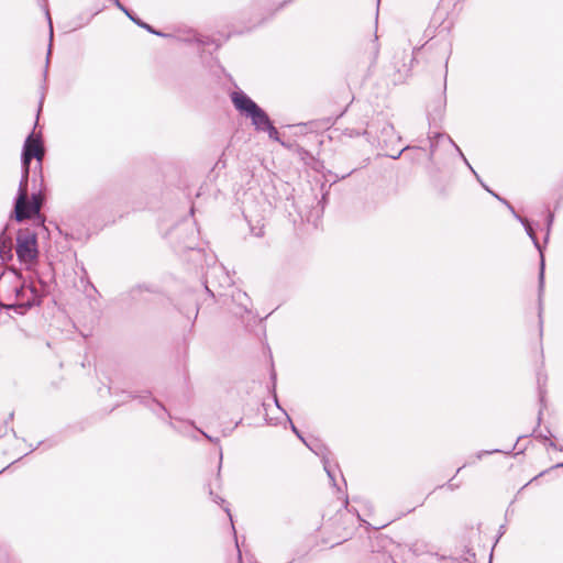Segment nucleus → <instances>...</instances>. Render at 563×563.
Wrapping results in <instances>:
<instances>
[{
  "mask_svg": "<svg viewBox=\"0 0 563 563\" xmlns=\"http://www.w3.org/2000/svg\"><path fill=\"white\" fill-rule=\"evenodd\" d=\"M284 416L287 417V420H290V417H288L287 412H284Z\"/></svg>",
  "mask_w": 563,
  "mask_h": 563,
  "instance_id": "nucleus-42",
  "label": "nucleus"
},
{
  "mask_svg": "<svg viewBox=\"0 0 563 563\" xmlns=\"http://www.w3.org/2000/svg\"><path fill=\"white\" fill-rule=\"evenodd\" d=\"M369 161V157H366L363 163H367Z\"/></svg>",
  "mask_w": 563,
  "mask_h": 563,
  "instance_id": "nucleus-45",
  "label": "nucleus"
},
{
  "mask_svg": "<svg viewBox=\"0 0 563 563\" xmlns=\"http://www.w3.org/2000/svg\"><path fill=\"white\" fill-rule=\"evenodd\" d=\"M516 449H517V443H514L509 450H501V449L481 450V451H478L475 454V459L476 460H482L485 456L493 455V454H496V453H503L505 455L517 456V455H520V454L525 453V451L527 450V445L523 446V448H520L518 451L515 452Z\"/></svg>",
  "mask_w": 563,
  "mask_h": 563,
  "instance_id": "nucleus-17",
  "label": "nucleus"
},
{
  "mask_svg": "<svg viewBox=\"0 0 563 563\" xmlns=\"http://www.w3.org/2000/svg\"><path fill=\"white\" fill-rule=\"evenodd\" d=\"M527 235L530 238L533 246L539 253V272H538V317H539V325H540V335H542V311H543V292L545 287V246L542 245L537 236V231L540 230V223L534 220L525 219L523 223H520Z\"/></svg>",
  "mask_w": 563,
  "mask_h": 563,
  "instance_id": "nucleus-3",
  "label": "nucleus"
},
{
  "mask_svg": "<svg viewBox=\"0 0 563 563\" xmlns=\"http://www.w3.org/2000/svg\"><path fill=\"white\" fill-rule=\"evenodd\" d=\"M284 416L287 417V420H290V417H288L287 412H284Z\"/></svg>",
  "mask_w": 563,
  "mask_h": 563,
  "instance_id": "nucleus-44",
  "label": "nucleus"
},
{
  "mask_svg": "<svg viewBox=\"0 0 563 563\" xmlns=\"http://www.w3.org/2000/svg\"><path fill=\"white\" fill-rule=\"evenodd\" d=\"M232 297L236 299L240 302V306L243 310H247V303H249V297L245 292H242L241 290H236Z\"/></svg>",
  "mask_w": 563,
  "mask_h": 563,
  "instance_id": "nucleus-25",
  "label": "nucleus"
},
{
  "mask_svg": "<svg viewBox=\"0 0 563 563\" xmlns=\"http://www.w3.org/2000/svg\"><path fill=\"white\" fill-rule=\"evenodd\" d=\"M262 131H265L268 133V136L272 139V140H275V141H278L279 137H278V131L276 130V128L272 124V122H269L267 125H265V128L262 130Z\"/></svg>",
  "mask_w": 563,
  "mask_h": 563,
  "instance_id": "nucleus-27",
  "label": "nucleus"
},
{
  "mask_svg": "<svg viewBox=\"0 0 563 563\" xmlns=\"http://www.w3.org/2000/svg\"><path fill=\"white\" fill-rule=\"evenodd\" d=\"M231 100L235 109L244 117L252 112L257 104L242 90L233 91Z\"/></svg>",
  "mask_w": 563,
  "mask_h": 563,
  "instance_id": "nucleus-11",
  "label": "nucleus"
},
{
  "mask_svg": "<svg viewBox=\"0 0 563 563\" xmlns=\"http://www.w3.org/2000/svg\"><path fill=\"white\" fill-rule=\"evenodd\" d=\"M554 223V213L550 210H547L545 219H544V238H543V245L547 246V244L550 241V235L552 231V227Z\"/></svg>",
  "mask_w": 563,
  "mask_h": 563,
  "instance_id": "nucleus-21",
  "label": "nucleus"
},
{
  "mask_svg": "<svg viewBox=\"0 0 563 563\" xmlns=\"http://www.w3.org/2000/svg\"><path fill=\"white\" fill-rule=\"evenodd\" d=\"M547 380L548 376L542 371L537 372V389H538V400H539V411L537 416V428L541 426L543 411L547 409Z\"/></svg>",
  "mask_w": 563,
  "mask_h": 563,
  "instance_id": "nucleus-10",
  "label": "nucleus"
},
{
  "mask_svg": "<svg viewBox=\"0 0 563 563\" xmlns=\"http://www.w3.org/2000/svg\"><path fill=\"white\" fill-rule=\"evenodd\" d=\"M510 213H511V216H512V217H514V218H515L519 223H523V220H525L526 218L521 217V216L516 211V209H512V210L510 211Z\"/></svg>",
  "mask_w": 563,
  "mask_h": 563,
  "instance_id": "nucleus-36",
  "label": "nucleus"
},
{
  "mask_svg": "<svg viewBox=\"0 0 563 563\" xmlns=\"http://www.w3.org/2000/svg\"><path fill=\"white\" fill-rule=\"evenodd\" d=\"M556 468H563V462H559V463H556V464L552 465L551 467H549V468H547V470H544V471L540 472V473H539L537 476H534L530 482H528L526 485H523V486L520 488L519 493H520L525 487H527L531 482H533V481L538 479L539 477H542L543 475H545V474H548V473H550L551 471L556 470Z\"/></svg>",
  "mask_w": 563,
  "mask_h": 563,
  "instance_id": "nucleus-26",
  "label": "nucleus"
},
{
  "mask_svg": "<svg viewBox=\"0 0 563 563\" xmlns=\"http://www.w3.org/2000/svg\"><path fill=\"white\" fill-rule=\"evenodd\" d=\"M380 0H376L377 7H376V14H375V32H374V38L369 41L368 47H367V54H368V60L369 65L367 67V73L369 74L372 71V68L375 67L379 54V44H378V37H377V19H378V7H379Z\"/></svg>",
  "mask_w": 563,
  "mask_h": 563,
  "instance_id": "nucleus-13",
  "label": "nucleus"
},
{
  "mask_svg": "<svg viewBox=\"0 0 563 563\" xmlns=\"http://www.w3.org/2000/svg\"><path fill=\"white\" fill-rule=\"evenodd\" d=\"M506 532V525H500L499 526V529H498V532L496 534V538H495V544L499 541V539L505 534Z\"/></svg>",
  "mask_w": 563,
  "mask_h": 563,
  "instance_id": "nucleus-32",
  "label": "nucleus"
},
{
  "mask_svg": "<svg viewBox=\"0 0 563 563\" xmlns=\"http://www.w3.org/2000/svg\"><path fill=\"white\" fill-rule=\"evenodd\" d=\"M308 446L317 454L322 457L323 467L327 472L330 481L335 484V470L331 466L330 461L328 459V450L321 444H317L316 448H312L308 444Z\"/></svg>",
  "mask_w": 563,
  "mask_h": 563,
  "instance_id": "nucleus-15",
  "label": "nucleus"
},
{
  "mask_svg": "<svg viewBox=\"0 0 563 563\" xmlns=\"http://www.w3.org/2000/svg\"><path fill=\"white\" fill-rule=\"evenodd\" d=\"M230 285L231 277L228 272H225L224 267L216 265L208 271L205 287L212 296H214V291L211 289L212 287L216 288L219 286L220 288H223Z\"/></svg>",
  "mask_w": 563,
  "mask_h": 563,
  "instance_id": "nucleus-8",
  "label": "nucleus"
},
{
  "mask_svg": "<svg viewBox=\"0 0 563 563\" xmlns=\"http://www.w3.org/2000/svg\"><path fill=\"white\" fill-rule=\"evenodd\" d=\"M15 253L26 269H32L38 260L37 234L30 230H20L16 234Z\"/></svg>",
  "mask_w": 563,
  "mask_h": 563,
  "instance_id": "nucleus-4",
  "label": "nucleus"
},
{
  "mask_svg": "<svg viewBox=\"0 0 563 563\" xmlns=\"http://www.w3.org/2000/svg\"><path fill=\"white\" fill-rule=\"evenodd\" d=\"M446 76L448 62L443 74V84L440 93L427 106V119L430 129H441L446 108Z\"/></svg>",
  "mask_w": 563,
  "mask_h": 563,
  "instance_id": "nucleus-5",
  "label": "nucleus"
},
{
  "mask_svg": "<svg viewBox=\"0 0 563 563\" xmlns=\"http://www.w3.org/2000/svg\"><path fill=\"white\" fill-rule=\"evenodd\" d=\"M354 517L361 522L360 526L365 527V532L367 533L368 539V550L372 553H380L388 550V548L394 544V541L391 538H389L387 534H384L379 532V529L385 528L388 523H384L378 527H373L369 522H367L365 519H363L357 511V509L354 508Z\"/></svg>",
  "mask_w": 563,
  "mask_h": 563,
  "instance_id": "nucleus-6",
  "label": "nucleus"
},
{
  "mask_svg": "<svg viewBox=\"0 0 563 563\" xmlns=\"http://www.w3.org/2000/svg\"><path fill=\"white\" fill-rule=\"evenodd\" d=\"M225 512L229 515L230 520L232 521V516H231L230 510L228 508H225Z\"/></svg>",
  "mask_w": 563,
  "mask_h": 563,
  "instance_id": "nucleus-41",
  "label": "nucleus"
},
{
  "mask_svg": "<svg viewBox=\"0 0 563 563\" xmlns=\"http://www.w3.org/2000/svg\"><path fill=\"white\" fill-rule=\"evenodd\" d=\"M246 118L251 119L252 124L257 131H262L271 122L266 112L258 106Z\"/></svg>",
  "mask_w": 563,
  "mask_h": 563,
  "instance_id": "nucleus-14",
  "label": "nucleus"
},
{
  "mask_svg": "<svg viewBox=\"0 0 563 563\" xmlns=\"http://www.w3.org/2000/svg\"><path fill=\"white\" fill-rule=\"evenodd\" d=\"M497 200L503 203L508 210L509 212L515 209V207L511 205V202L509 200H507L506 198H504L503 196L501 197H497Z\"/></svg>",
  "mask_w": 563,
  "mask_h": 563,
  "instance_id": "nucleus-31",
  "label": "nucleus"
},
{
  "mask_svg": "<svg viewBox=\"0 0 563 563\" xmlns=\"http://www.w3.org/2000/svg\"><path fill=\"white\" fill-rule=\"evenodd\" d=\"M413 52L415 51L412 49L408 53L405 48L395 51L390 60V67L394 70L393 82L395 85L402 84L406 78L409 77L413 63L416 62Z\"/></svg>",
  "mask_w": 563,
  "mask_h": 563,
  "instance_id": "nucleus-7",
  "label": "nucleus"
},
{
  "mask_svg": "<svg viewBox=\"0 0 563 563\" xmlns=\"http://www.w3.org/2000/svg\"><path fill=\"white\" fill-rule=\"evenodd\" d=\"M448 142L451 144V146L454 147L457 156L462 159V162L464 163V165L470 169V172L473 174V170L474 167L471 165L470 161L466 158V156L464 155L463 151L461 150V147L454 142V140L451 137V136H448Z\"/></svg>",
  "mask_w": 563,
  "mask_h": 563,
  "instance_id": "nucleus-23",
  "label": "nucleus"
},
{
  "mask_svg": "<svg viewBox=\"0 0 563 563\" xmlns=\"http://www.w3.org/2000/svg\"><path fill=\"white\" fill-rule=\"evenodd\" d=\"M373 128V124H367V129H365L362 133L354 128L353 130V133H354V140L357 139V145H361L362 142H365L368 144V146H374L375 142H377L378 144H380V139L379 137H375L373 136V132L372 129Z\"/></svg>",
  "mask_w": 563,
  "mask_h": 563,
  "instance_id": "nucleus-19",
  "label": "nucleus"
},
{
  "mask_svg": "<svg viewBox=\"0 0 563 563\" xmlns=\"http://www.w3.org/2000/svg\"><path fill=\"white\" fill-rule=\"evenodd\" d=\"M515 503V500H512L510 503V505L508 506V508L506 509V514H505V518L507 519L509 515H511V512H514V509H511V505Z\"/></svg>",
  "mask_w": 563,
  "mask_h": 563,
  "instance_id": "nucleus-37",
  "label": "nucleus"
},
{
  "mask_svg": "<svg viewBox=\"0 0 563 563\" xmlns=\"http://www.w3.org/2000/svg\"><path fill=\"white\" fill-rule=\"evenodd\" d=\"M133 22H135L137 25H140L141 27L147 30L150 33H153V34H156L158 36H164V34H162L161 32H157L155 31L151 25L137 20L134 18V20H132Z\"/></svg>",
  "mask_w": 563,
  "mask_h": 563,
  "instance_id": "nucleus-28",
  "label": "nucleus"
},
{
  "mask_svg": "<svg viewBox=\"0 0 563 563\" xmlns=\"http://www.w3.org/2000/svg\"><path fill=\"white\" fill-rule=\"evenodd\" d=\"M113 3L120 9L122 10L131 20H134V16L128 11L126 8H124L122 5V3L119 1V0H112Z\"/></svg>",
  "mask_w": 563,
  "mask_h": 563,
  "instance_id": "nucleus-30",
  "label": "nucleus"
},
{
  "mask_svg": "<svg viewBox=\"0 0 563 563\" xmlns=\"http://www.w3.org/2000/svg\"><path fill=\"white\" fill-rule=\"evenodd\" d=\"M22 276L16 269H10L2 274L0 277V291L5 287L7 283L13 284V288L7 291L5 298L10 301L8 308L29 309L33 306L40 305L43 291L38 289L33 283L25 284L21 282Z\"/></svg>",
  "mask_w": 563,
  "mask_h": 563,
  "instance_id": "nucleus-1",
  "label": "nucleus"
},
{
  "mask_svg": "<svg viewBox=\"0 0 563 563\" xmlns=\"http://www.w3.org/2000/svg\"><path fill=\"white\" fill-rule=\"evenodd\" d=\"M284 416L287 417V420H290V417H288L287 412H284Z\"/></svg>",
  "mask_w": 563,
  "mask_h": 563,
  "instance_id": "nucleus-43",
  "label": "nucleus"
},
{
  "mask_svg": "<svg viewBox=\"0 0 563 563\" xmlns=\"http://www.w3.org/2000/svg\"><path fill=\"white\" fill-rule=\"evenodd\" d=\"M44 157V147L42 144L41 135L32 132L25 140L22 151V178L19 185V191L16 197V213L18 218L25 217L22 211V207L25 200V184L29 179L30 162L35 158L41 164Z\"/></svg>",
  "mask_w": 563,
  "mask_h": 563,
  "instance_id": "nucleus-2",
  "label": "nucleus"
},
{
  "mask_svg": "<svg viewBox=\"0 0 563 563\" xmlns=\"http://www.w3.org/2000/svg\"><path fill=\"white\" fill-rule=\"evenodd\" d=\"M448 136H450V135L446 134L445 132L440 131V129H434V131H430L428 133L429 150H426L424 147H421V146H412V147H408V148L416 150V151H419V152L426 154L428 161L432 162L440 141L442 139L448 140Z\"/></svg>",
  "mask_w": 563,
  "mask_h": 563,
  "instance_id": "nucleus-9",
  "label": "nucleus"
},
{
  "mask_svg": "<svg viewBox=\"0 0 563 563\" xmlns=\"http://www.w3.org/2000/svg\"><path fill=\"white\" fill-rule=\"evenodd\" d=\"M46 16H47L48 24H49V40L52 41L53 40V24H52V20H51V15H49L48 11H46ZM51 47H52V42L49 43V46H48L47 57L51 54ZM46 64H48V58L46 59Z\"/></svg>",
  "mask_w": 563,
  "mask_h": 563,
  "instance_id": "nucleus-29",
  "label": "nucleus"
},
{
  "mask_svg": "<svg viewBox=\"0 0 563 563\" xmlns=\"http://www.w3.org/2000/svg\"><path fill=\"white\" fill-rule=\"evenodd\" d=\"M210 495L212 496V499L214 503H217V504L223 503V499L220 498L218 495H213L212 492H210Z\"/></svg>",
  "mask_w": 563,
  "mask_h": 563,
  "instance_id": "nucleus-38",
  "label": "nucleus"
},
{
  "mask_svg": "<svg viewBox=\"0 0 563 563\" xmlns=\"http://www.w3.org/2000/svg\"><path fill=\"white\" fill-rule=\"evenodd\" d=\"M452 560L459 563H475L476 554L472 548L465 547L464 554L460 558H452Z\"/></svg>",
  "mask_w": 563,
  "mask_h": 563,
  "instance_id": "nucleus-22",
  "label": "nucleus"
},
{
  "mask_svg": "<svg viewBox=\"0 0 563 563\" xmlns=\"http://www.w3.org/2000/svg\"><path fill=\"white\" fill-rule=\"evenodd\" d=\"M291 429H292V431H294V432H295L299 438H301V437L299 435V432H298L297 428H296L292 423H291Z\"/></svg>",
  "mask_w": 563,
  "mask_h": 563,
  "instance_id": "nucleus-39",
  "label": "nucleus"
},
{
  "mask_svg": "<svg viewBox=\"0 0 563 563\" xmlns=\"http://www.w3.org/2000/svg\"><path fill=\"white\" fill-rule=\"evenodd\" d=\"M152 405L154 406L153 407V411H155L157 415H159V412H164L165 411V408L159 402H156V401L153 400Z\"/></svg>",
  "mask_w": 563,
  "mask_h": 563,
  "instance_id": "nucleus-33",
  "label": "nucleus"
},
{
  "mask_svg": "<svg viewBox=\"0 0 563 563\" xmlns=\"http://www.w3.org/2000/svg\"><path fill=\"white\" fill-rule=\"evenodd\" d=\"M274 401H275L276 406H277L278 408H280V407H279L278 399H277L276 395H274Z\"/></svg>",
  "mask_w": 563,
  "mask_h": 563,
  "instance_id": "nucleus-40",
  "label": "nucleus"
},
{
  "mask_svg": "<svg viewBox=\"0 0 563 563\" xmlns=\"http://www.w3.org/2000/svg\"><path fill=\"white\" fill-rule=\"evenodd\" d=\"M432 188L437 196L441 199H448L450 197V180L444 179L440 176H432L431 178Z\"/></svg>",
  "mask_w": 563,
  "mask_h": 563,
  "instance_id": "nucleus-16",
  "label": "nucleus"
},
{
  "mask_svg": "<svg viewBox=\"0 0 563 563\" xmlns=\"http://www.w3.org/2000/svg\"><path fill=\"white\" fill-rule=\"evenodd\" d=\"M40 209H41V200L37 195H32L31 201L27 200V183H26L25 184V200H24V203L22 207V211H23V213H25V217H23L21 219L18 218L16 203H15L14 205L15 219L18 221H23L25 219H30V218L38 214Z\"/></svg>",
  "mask_w": 563,
  "mask_h": 563,
  "instance_id": "nucleus-12",
  "label": "nucleus"
},
{
  "mask_svg": "<svg viewBox=\"0 0 563 563\" xmlns=\"http://www.w3.org/2000/svg\"><path fill=\"white\" fill-rule=\"evenodd\" d=\"M540 429L537 428V426L534 427V429L532 430V432L530 434H521L517 438L516 442L517 445L519 444V442L522 440V439H526V438H529V437H534L536 439H538L539 441L543 442L545 445H548L549 448L551 449H554V450H558V451H563V446L562 445H558L554 441L552 440H549L548 435L547 434H543V433H538V430Z\"/></svg>",
  "mask_w": 563,
  "mask_h": 563,
  "instance_id": "nucleus-18",
  "label": "nucleus"
},
{
  "mask_svg": "<svg viewBox=\"0 0 563 563\" xmlns=\"http://www.w3.org/2000/svg\"><path fill=\"white\" fill-rule=\"evenodd\" d=\"M473 463H474V462H470V461H468V462H466V463H464L461 467H459V468L456 470L455 474H454V475H453V476L448 481V483H445V484H443V485H439V486H437V489H440V488H446V489H449V490L453 492V490H455V489L460 488V486H461V482H455V478H456L457 474H459V473H460L464 467H466L467 465H471V464H473Z\"/></svg>",
  "mask_w": 563,
  "mask_h": 563,
  "instance_id": "nucleus-20",
  "label": "nucleus"
},
{
  "mask_svg": "<svg viewBox=\"0 0 563 563\" xmlns=\"http://www.w3.org/2000/svg\"><path fill=\"white\" fill-rule=\"evenodd\" d=\"M473 175L475 177V179L477 180V183L482 186V188L488 192L492 197H494L496 200H497V197H501L498 192H496L493 187H489L483 179L482 177L478 175V173L476 170H473Z\"/></svg>",
  "mask_w": 563,
  "mask_h": 563,
  "instance_id": "nucleus-24",
  "label": "nucleus"
},
{
  "mask_svg": "<svg viewBox=\"0 0 563 563\" xmlns=\"http://www.w3.org/2000/svg\"><path fill=\"white\" fill-rule=\"evenodd\" d=\"M394 132V126L391 124L386 123L384 128L382 129L383 135H388L389 133Z\"/></svg>",
  "mask_w": 563,
  "mask_h": 563,
  "instance_id": "nucleus-34",
  "label": "nucleus"
},
{
  "mask_svg": "<svg viewBox=\"0 0 563 563\" xmlns=\"http://www.w3.org/2000/svg\"><path fill=\"white\" fill-rule=\"evenodd\" d=\"M0 256L2 257V260H5V258H10L12 255H11V250L9 249L8 251H4V246L0 249Z\"/></svg>",
  "mask_w": 563,
  "mask_h": 563,
  "instance_id": "nucleus-35",
  "label": "nucleus"
}]
</instances>
